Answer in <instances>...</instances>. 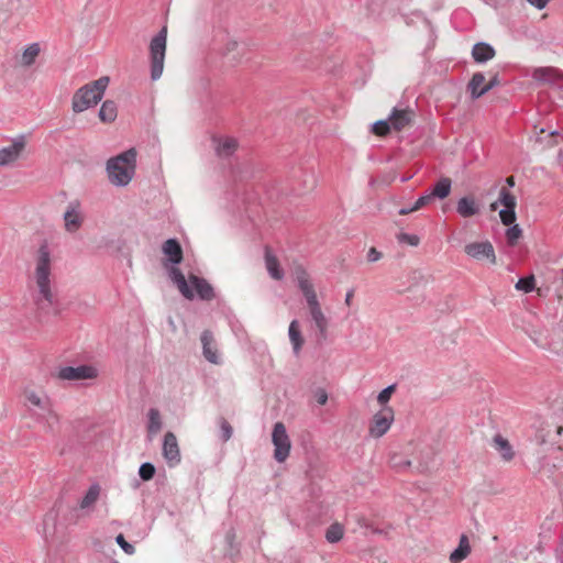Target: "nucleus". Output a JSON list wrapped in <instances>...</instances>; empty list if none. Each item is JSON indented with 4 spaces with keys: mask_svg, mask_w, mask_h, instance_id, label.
<instances>
[{
    "mask_svg": "<svg viewBox=\"0 0 563 563\" xmlns=\"http://www.w3.org/2000/svg\"><path fill=\"white\" fill-rule=\"evenodd\" d=\"M33 300L38 311L47 310L54 302L52 256L46 244H42L34 255V271L31 275Z\"/></svg>",
    "mask_w": 563,
    "mask_h": 563,
    "instance_id": "nucleus-1",
    "label": "nucleus"
},
{
    "mask_svg": "<svg viewBox=\"0 0 563 563\" xmlns=\"http://www.w3.org/2000/svg\"><path fill=\"white\" fill-rule=\"evenodd\" d=\"M294 275L298 287L306 299L308 312L314 328L318 331V335L321 340H325L328 336L329 319L322 310L310 276L302 266H296Z\"/></svg>",
    "mask_w": 563,
    "mask_h": 563,
    "instance_id": "nucleus-2",
    "label": "nucleus"
},
{
    "mask_svg": "<svg viewBox=\"0 0 563 563\" xmlns=\"http://www.w3.org/2000/svg\"><path fill=\"white\" fill-rule=\"evenodd\" d=\"M168 275L172 282L176 285L179 292L187 299H194L195 294L201 300H212L214 298V291L212 286L203 278L196 275H190L187 282L185 275L178 267H169Z\"/></svg>",
    "mask_w": 563,
    "mask_h": 563,
    "instance_id": "nucleus-3",
    "label": "nucleus"
},
{
    "mask_svg": "<svg viewBox=\"0 0 563 563\" xmlns=\"http://www.w3.org/2000/svg\"><path fill=\"white\" fill-rule=\"evenodd\" d=\"M136 156L137 152L132 147L107 162L108 177L112 185L126 186L131 183L135 174Z\"/></svg>",
    "mask_w": 563,
    "mask_h": 563,
    "instance_id": "nucleus-4",
    "label": "nucleus"
},
{
    "mask_svg": "<svg viewBox=\"0 0 563 563\" xmlns=\"http://www.w3.org/2000/svg\"><path fill=\"white\" fill-rule=\"evenodd\" d=\"M108 85L109 77L103 76L77 89L71 98L73 112L81 113L97 106L102 99Z\"/></svg>",
    "mask_w": 563,
    "mask_h": 563,
    "instance_id": "nucleus-5",
    "label": "nucleus"
},
{
    "mask_svg": "<svg viewBox=\"0 0 563 563\" xmlns=\"http://www.w3.org/2000/svg\"><path fill=\"white\" fill-rule=\"evenodd\" d=\"M167 45V27L164 26L150 43L151 78L157 80L164 70Z\"/></svg>",
    "mask_w": 563,
    "mask_h": 563,
    "instance_id": "nucleus-6",
    "label": "nucleus"
},
{
    "mask_svg": "<svg viewBox=\"0 0 563 563\" xmlns=\"http://www.w3.org/2000/svg\"><path fill=\"white\" fill-rule=\"evenodd\" d=\"M272 442L275 446L274 459L279 463L285 462L289 456L291 442L283 422L274 424Z\"/></svg>",
    "mask_w": 563,
    "mask_h": 563,
    "instance_id": "nucleus-7",
    "label": "nucleus"
},
{
    "mask_svg": "<svg viewBox=\"0 0 563 563\" xmlns=\"http://www.w3.org/2000/svg\"><path fill=\"white\" fill-rule=\"evenodd\" d=\"M395 419L391 407H382L372 418L368 432L372 438L378 439L387 433Z\"/></svg>",
    "mask_w": 563,
    "mask_h": 563,
    "instance_id": "nucleus-8",
    "label": "nucleus"
},
{
    "mask_svg": "<svg viewBox=\"0 0 563 563\" xmlns=\"http://www.w3.org/2000/svg\"><path fill=\"white\" fill-rule=\"evenodd\" d=\"M22 395L24 399L31 405L47 412L48 417L58 421V415L53 410L52 400L42 389H36L32 386L23 388Z\"/></svg>",
    "mask_w": 563,
    "mask_h": 563,
    "instance_id": "nucleus-9",
    "label": "nucleus"
},
{
    "mask_svg": "<svg viewBox=\"0 0 563 563\" xmlns=\"http://www.w3.org/2000/svg\"><path fill=\"white\" fill-rule=\"evenodd\" d=\"M56 376L62 380L95 379L98 377V369L91 365L65 366L59 368Z\"/></svg>",
    "mask_w": 563,
    "mask_h": 563,
    "instance_id": "nucleus-10",
    "label": "nucleus"
},
{
    "mask_svg": "<svg viewBox=\"0 0 563 563\" xmlns=\"http://www.w3.org/2000/svg\"><path fill=\"white\" fill-rule=\"evenodd\" d=\"M26 147V139L20 135L13 139L9 146L0 148V166L15 163L21 158Z\"/></svg>",
    "mask_w": 563,
    "mask_h": 563,
    "instance_id": "nucleus-11",
    "label": "nucleus"
},
{
    "mask_svg": "<svg viewBox=\"0 0 563 563\" xmlns=\"http://www.w3.org/2000/svg\"><path fill=\"white\" fill-rule=\"evenodd\" d=\"M464 251L476 261H487L490 264H496L495 250L488 241L468 243L465 245Z\"/></svg>",
    "mask_w": 563,
    "mask_h": 563,
    "instance_id": "nucleus-12",
    "label": "nucleus"
},
{
    "mask_svg": "<svg viewBox=\"0 0 563 563\" xmlns=\"http://www.w3.org/2000/svg\"><path fill=\"white\" fill-rule=\"evenodd\" d=\"M42 52L40 43H31L21 49L14 56V66L22 69H29L35 65Z\"/></svg>",
    "mask_w": 563,
    "mask_h": 563,
    "instance_id": "nucleus-13",
    "label": "nucleus"
},
{
    "mask_svg": "<svg viewBox=\"0 0 563 563\" xmlns=\"http://www.w3.org/2000/svg\"><path fill=\"white\" fill-rule=\"evenodd\" d=\"M499 202L505 207V209L499 212L501 222L505 225L512 224L516 221V197L508 189L501 188L499 192Z\"/></svg>",
    "mask_w": 563,
    "mask_h": 563,
    "instance_id": "nucleus-14",
    "label": "nucleus"
},
{
    "mask_svg": "<svg viewBox=\"0 0 563 563\" xmlns=\"http://www.w3.org/2000/svg\"><path fill=\"white\" fill-rule=\"evenodd\" d=\"M163 456L170 467L176 466L180 462L178 441L173 432H167L164 437Z\"/></svg>",
    "mask_w": 563,
    "mask_h": 563,
    "instance_id": "nucleus-15",
    "label": "nucleus"
},
{
    "mask_svg": "<svg viewBox=\"0 0 563 563\" xmlns=\"http://www.w3.org/2000/svg\"><path fill=\"white\" fill-rule=\"evenodd\" d=\"M64 221L66 231L71 233L81 227L84 217L78 201H73L68 205L64 214Z\"/></svg>",
    "mask_w": 563,
    "mask_h": 563,
    "instance_id": "nucleus-16",
    "label": "nucleus"
},
{
    "mask_svg": "<svg viewBox=\"0 0 563 563\" xmlns=\"http://www.w3.org/2000/svg\"><path fill=\"white\" fill-rule=\"evenodd\" d=\"M415 119V112L407 109H394L389 115V122L393 130L400 132L411 125Z\"/></svg>",
    "mask_w": 563,
    "mask_h": 563,
    "instance_id": "nucleus-17",
    "label": "nucleus"
},
{
    "mask_svg": "<svg viewBox=\"0 0 563 563\" xmlns=\"http://www.w3.org/2000/svg\"><path fill=\"white\" fill-rule=\"evenodd\" d=\"M200 340L205 358L212 364H220V354L212 333L209 330L203 331Z\"/></svg>",
    "mask_w": 563,
    "mask_h": 563,
    "instance_id": "nucleus-18",
    "label": "nucleus"
},
{
    "mask_svg": "<svg viewBox=\"0 0 563 563\" xmlns=\"http://www.w3.org/2000/svg\"><path fill=\"white\" fill-rule=\"evenodd\" d=\"M162 251L174 267L180 264L184 258L183 247L176 239L165 241L162 245Z\"/></svg>",
    "mask_w": 563,
    "mask_h": 563,
    "instance_id": "nucleus-19",
    "label": "nucleus"
},
{
    "mask_svg": "<svg viewBox=\"0 0 563 563\" xmlns=\"http://www.w3.org/2000/svg\"><path fill=\"white\" fill-rule=\"evenodd\" d=\"M214 150L220 157H229L235 153L239 147L236 139L231 136H221L213 139Z\"/></svg>",
    "mask_w": 563,
    "mask_h": 563,
    "instance_id": "nucleus-20",
    "label": "nucleus"
},
{
    "mask_svg": "<svg viewBox=\"0 0 563 563\" xmlns=\"http://www.w3.org/2000/svg\"><path fill=\"white\" fill-rule=\"evenodd\" d=\"M481 207L472 196L462 197L456 203V211L462 218H471L479 213Z\"/></svg>",
    "mask_w": 563,
    "mask_h": 563,
    "instance_id": "nucleus-21",
    "label": "nucleus"
},
{
    "mask_svg": "<svg viewBox=\"0 0 563 563\" xmlns=\"http://www.w3.org/2000/svg\"><path fill=\"white\" fill-rule=\"evenodd\" d=\"M485 76L482 73H475L468 82V90L472 99H478L492 89V85H486Z\"/></svg>",
    "mask_w": 563,
    "mask_h": 563,
    "instance_id": "nucleus-22",
    "label": "nucleus"
},
{
    "mask_svg": "<svg viewBox=\"0 0 563 563\" xmlns=\"http://www.w3.org/2000/svg\"><path fill=\"white\" fill-rule=\"evenodd\" d=\"M101 494V487L99 484H92L89 486L85 496L79 501V508L81 510H92L95 504L98 501Z\"/></svg>",
    "mask_w": 563,
    "mask_h": 563,
    "instance_id": "nucleus-23",
    "label": "nucleus"
},
{
    "mask_svg": "<svg viewBox=\"0 0 563 563\" xmlns=\"http://www.w3.org/2000/svg\"><path fill=\"white\" fill-rule=\"evenodd\" d=\"M471 544L468 537L466 534H462L459 541L457 548L450 554L451 563H461L465 560L471 553Z\"/></svg>",
    "mask_w": 563,
    "mask_h": 563,
    "instance_id": "nucleus-24",
    "label": "nucleus"
},
{
    "mask_svg": "<svg viewBox=\"0 0 563 563\" xmlns=\"http://www.w3.org/2000/svg\"><path fill=\"white\" fill-rule=\"evenodd\" d=\"M265 266L272 278L276 280H280L283 278L284 274L280 268L279 261L272 253V250L268 246L265 247Z\"/></svg>",
    "mask_w": 563,
    "mask_h": 563,
    "instance_id": "nucleus-25",
    "label": "nucleus"
},
{
    "mask_svg": "<svg viewBox=\"0 0 563 563\" xmlns=\"http://www.w3.org/2000/svg\"><path fill=\"white\" fill-rule=\"evenodd\" d=\"M493 446L495 448L496 451L499 452L503 460L509 462L514 459L515 453L512 451V446L510 445L509 441L505 439L503 435L497 434L494 437Z\"/></svg>",
    "mask_w": 563,
    "mask_h": 563,
    "instance_id": "nucleus-26",
    "label": "nucleus"
},
{
    "mask_svg": "<svg viewBox=\"0 0 563 563\" xmlns=\"http://www.w3.org/2000/svg\"><path fill=\"white\" fill-rule=\"evenodd\" d=\"M289 340L291 342L294 352L296 354H299L302 345H303V338L300 331V323L298 320H292L289 324L288 329Z\"/></svg>",
    "mask_w": 563,
    "mask_h": 563,
    "instance_id": "nucleus-27",
    "label": "nucleus"
},
{
    "mask_svg": "<svg viewBox=\"0 0 563 563\" xmlns=\"http://www.w3.org/2000/svg\"><path fill=\"white\" fill-rule=\"evenodd\" d=\"M118 115V108L114 101L106 100L99 110V119L103 123H112Z\"/></svg>",
    "mask_w": 563,
    "mask_h": 563,
    "instance_id": "nucleus-28",
    "label": "nucleus"
},
{
    "mask_svg": "<svg viewBox=\"0 0 563 563\" xmlns=\"http://www.w3.org/2000/svg\"><path fill=\"white\" fill-rule=\"evenodd\" d=\"M472 55L477 63L489 60L494 57V48L486 43H478L473 47Z\"/></svg>",
    "mask_w": 563,
    "mask_h": 563,
    "instance_id": "nucleus-29",
    "label": "nucleus"
},
{
    "mask_svg": "<svg viewBox=\"0 0 563 563\" xmlns=\"http://www.w3.org/2000/svg\"><path fill=\"white\" fill-rule=\"evenodd\" d=\"M452 181L448 177L441 178L433 187L431 195L432 198L437 197L439 199L446 198L451 192Z\"/></svg>",
    "mask_w": 563,
    "mask_h": 563,
    "instance_id": "nucleus-30",
    "label": "nucleus"
},
{
    "mask_svg": "<svg viewBox=\"0 0 563 563\" xmlns=\"http://www.w3.org/2000/svg\"><path fill=\"white\" fill-rule=\"evenodd\" d=\"M148 424L147 430L150 434H156L162 430V418L158 409L152 408L148 410Z\"/></svg>",
    "mask_w": 563,
    "mask_h": 563,
    "instance_id": "nucleus-31",
    "label": "nucleus"
},
{
    "mask_svg": "<svg viewBox=\"0 0 563 563\" xmlns=\"http://www.w3.org/2000/svg\"><path fill=\"white\" fill-rule=\"evenodd\" d=\"M343 534H344L343 526L335 522V523H332L327 529L325 539L330 543H335V542H339L343 538Z\"/></svg>",
    "mask_w": 563,
    "mask_h": 563,
    "instance_id": "nucleus-32",
    "label": "nucleus"
},
{
    "mask_svg": "<svg viewBox=\"0 0 563 563\" xmlns=\"http://www.w3.org/2000/svg\"><path fill=\"white\" fill-rule=\"evenodd\" d=\"M534 286H536V279L531 275V276H528L525 278H520L516 284V289L525 291V292H530L534 289Z\"/></svg>",
    "mask_w": 563,
    "mask_h": 563,
    "instance_id": "nucleus-33",
    "label": "nucleus"
},
{
    "mask_svg": "<svg viewBox=\"0 0 563 563\" xmlns=\"http://www.w3.org/2000/svg\"><path fill=\"white\" fill-rule=\"evenodd\" d=\"M522 231L519 225L515 224L507 229L506 239L509 245H516L518 240L521 238Z\"/></svg>",
    "mask_w": 563,
    "mask_h": 563,
    "instance_id": "nucleus-34",
    "label": "nucleus"
},
{
    "mask_svg": "<svg viewBox=\"0 0 563 563\" xmlns=\"http://www.w3.org/2000/svg\"><path fill=\"white\" fill-rule=\"evenodd\" d=\"M395 390H396L395 385H390V386L386 387L385 389H383L377 396V402L383 407H387L386 404L390 400Z\"/></svg>",
    "mask_w": 563,
    "mask_h": 563,
    "instance_id": "nucleus-35",
    "label": "nucleus"
},
{
    "mask_svg": "<svg viewBox=\"0 0 563 563\" xmlns=\"http://www.w3.org/2000/svg\"><path fill=\"white\" fill-rule=\"evenodd\" d=\"M390 129H393V128L390 125L389 120L388 121H385V120L377 121L373 125V132H374V134H376L378 136L387 135L389 133Z\"/></svg>",
    "mask_w": 563,
    "mask_h": 563,
    "instance_id": "nucleus-36",
    "label": "nucleus"
},
{
    "mask_svg": "<svg viewBox=\"0 0 563 563\" xmlns=\"http://www.w3.org/2000/svg\"><path fill=\"white\" fill-rule=\"evenodd\" d=\"M553 68H538L533 71V78L540 81L550 80L554 75Z\"/></svg>",
    "mask_w": 563,
    "mask_h": 563,
    "instance_id": "nucleus-37",
    "label": "nucleus"
},
{
    "mask_svg": "<svg viewBox=\"0 0 563 563\" xmlns=\"http://www.w3.org/2000/svg\"><path fill=\"white\" fill-rule=\"evenodd\" d=\"M139 474L143 481H150L155 475V467L151 463H144L141 465V467L139 470Z\"/></svg>",
    "mask_w": 563,
    "mask_h": 563,
    "instance_id": "nucleus-38",
    "label": "nucleus"
},
{
    "mask_svg": "<svg viewBox=\"0 0 563 563\" xmlns=\"http://www.w3.org/2000/svg\"><path fill=\"white\" fill-rule=\"evenodd\" d=\"M397 240L400 243H406V244H409L411 246H418L419 243H420V239L416 234L399 233L397 235Z\"/></svg>",
    "mask_w": 563,
    "mask_h": 563,
    "instance_id": "nucleus-39",
    "label": "nucleus"
},
{
    "mask_svg": "<svg viewBox=\"0 0 563 563\" xmlns=\"http://www.w3.org/2000/svg\"><path fill=\"white\" fill-rule=\"evenodd\" d=\"M221 438L223 441H228L232 437L233 429L231 424L225 420H220Z\"/></svg>",
    "mask_w": 563,
    "mask_h": 563,
    "instance_id": "nucleus-40",
    "label": "nucleus"
},
{
    "mask_svg": "<svg viewBox=\"0 0 563 563\" xmlns=\"http://www.w3.org/2000/svg\"><path fill=\"white\" fill-rule=\"evenodd\" d=\"M115 541L121 547V549L126 553V554H133L135 549L132 544H130L123 537V534H119L117 538H115Z\"/></svg>",
    "mask_w": 563,
    "mask_h": 563,
    "instance_id": "nucleus-41",
    "label": "nucleus"
},
{
    "mask_svg": "<svg viewBox=\"0 0 563 563\" xmlns=\"http://www.w3.org/2000/svg\"><path fill=\"white\" fill-rule=\"evenodd\" d=\"M432 195L429 194V195H426V196H421L415 203H416V208H423L426 206H428L431 201H432Z\"/></svg>",
    "mask_w": 563,
    "mask_h": 563,
    "instance_id": "nucleus-42",
    "label": "nucleus"
},
{
    "mask_svg": "<svg viewBox=\"0 0 563 563\" xmlns=\"http://www.w3.org/2000/svg\"><path fill=\"white\" fill-rule=\"evenodd\" d=\"M316 400L321 406L325 405L327 401H328V394H327V391L324 389H319L316 393Z\"/></svg>",
    "mask_w": 563,
    "mask_h": 563,
    "instance_id": "nucleus-43",
    "label": "nucleus"
},
{
    "mask_svg": "<svg viewBox=\"0 0 563 563\" xmlns=\"http://www.w3.org/2000/svg\"><path fill=\"white\" fill-rule=\"evenodd\" d=\"M382 257V254L375 249L371 247L367 253V261L368 262H377Z\"/></svg>",
    "mask_w": 563,
    "mask_h": 563,
    "instance_id": "nucleus-44",
    "label": "nucleus"
},
{
    "mask_svg": "<svg viewBox=\"0 0 563 563\" xmlns=\"http://www.w3.org/2000/svg\"><path fill=\"white\" fill-rule=\"evenodd\" d=\"M531 5L543 9L548 4V0H527Z\"/></svg>",
    "mask_w": 563,
    "mask_h": 563,
    "instance_id": "nucleus-45",
    "label": "nucleus"
},
{
    "mask_svg": "<svg viewBox=\"0 0 563 563\" xmlns=\"http://www.w3.org/2000/svg\"><path fill=\"white\" fill-rule=\"evenodd\" d=\"M353 297H354V290H349L346 292V295H345V300H344L346 306H351L352 305Z\"/></svg>",
    "mask_w": 563,
    "mask_h": 563,
    "instance_id": "nucleus-46",
    "label": "nucleus"
},
{
    "mask_svg": "<svg viewBox=\"0 0 563 563\" xmlns=\"http://www.w3.org/2000/svg\"><path fill=\"white\" fill-rule=\"evenodd\" d=\"M396 457H393V461H395ZM393 466L394 467H407V466H410V461L406 460L404 462H399V463H396V462H393Z\"/></svg>",
    "mask_w": 563,
    "mask_h": 563,
    "instance_id": "nucleus-47",
    "label": "nucleus"
},
{
    "mask_svg": "<svg viewBox=\"0 0 563 563\" xmlns=\"http://www.w3.org/2000/svg\"><path fill=\"white\" fill-rule=\"evenodd\" d=\"M411 212H412V211H411V209H409V208H402V209H400V210H399V214H400V216H407V214H409V213H411Z\"/></svg>",
    "mask_w": 563,
    "mask_h": 563,
    "instance_id": "nucleus-48",
    "label": "nucleus"
},
{
    "mask_svg": "<svg viewBox=\"0 0 563 563\" xmlns=\"http://www.w3.org/2000/svg\"><path fill=\"white\" fill-rule=\"evenodd\" d=\"M486 85H492V88L498 85L497 77L495 76L494 78H492Z\"/></svg>",
    "mask_w": 563,
    "mask_h": 563,
    "instance_id": "nucleus-49",
    "label": "nucleus"
},
{
    "mask_svg": "<svg viewBox=\"0 0 563 563\" xmlns=\"http://www.w3.org/2000/svg\"><path fill=\"white\" fill-rule=\"evenodd\" d=\"M506 183H507L509 186H514V185H515L514 176H509V177L506 179Z\"/></svg>",
    "mask_w": 563,
    "mask_h": 563,
    "instance_id": "nucleus-50",
    "label": "nucleus"
},
{
    "mask_svg": "<svg viewBox=\"0 0 563 563\" xmlns=\"http://www.w3.org/2000/svg\"><path fill=\"white\" fill-rule=\"evenodd\" d=\"M548 345H549V347H551V349L558 350L556 344H555L554 342H552V341L548 342Z\"/></svg>",
    "mask_w": 563,
    "mask_h": 563,
    "instance_id": "nucleus-51",
    "label": "nucleus"
},
{
    "mask_svg": "<svg viewBox=\"0 0 563 563\" xmlns=\"http://www.w3.org/2000/svg\"><path fill=\"white\" fill-rule=\"evenodd\" d=\"M556 433H558L559 435L563 434V426L558 427V429H556Z\"/></svg>",
    "mask_w": 563,
    "mask_h": 563,
    "instance_id": "nucleus-52",
    "label": "nucleus"
},
{
    "mask_svg": "<svg viewBox=\"0 0 563 563\" xmlns=\"http://www.w3.org/2000/svg\"><path fill=\"white\" fill-rule=\"evenodd\" d=\"M497 205H498V202H493V203L490 205V209H492V210H496V209H497Z\"/></svg>",
    "mask_w": 563,
    "mask_h": 563,
    "instance_id": "nucleus-53",
    "label": "nucleus"
},
{
    "mask_svg": "<svg viewBox=\"0 0 563 563\" xmlns=\"http://www.w3.org/2000/svg\"><path fill=\"white\" fill-rule=\"evenodd\" d=\"M409 209H411L412 212L418 211L420 208H416V203L411 206Z\"/></svg>",
    "mask_w": 563,
    "mask_h": 563,
    "instance_id": "nucleus-54",
    "label": "nucleus"
},
{
    "mask_svg": "<svg viewBox=\"0 0 563 563\" xmlns=\"http://www.w3.org/2000/svg\"><path fill=\"white\" fill-rule=\"evenodd\" d=\"M236 46H238V43H236V42H232V43H231V47H230V49H233V48H235Z\"/></svg>",
    "mask_w": 563,
    "mask_h": 563,
    "instance_id": "nucleus-55",
    "label": "nucleus"
}]
</instances>
